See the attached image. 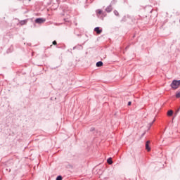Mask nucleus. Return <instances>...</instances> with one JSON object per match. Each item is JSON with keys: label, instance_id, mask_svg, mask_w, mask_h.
Here are the masks:
<instances>
[{"label": "nucleus", "instance_id": "obj_6", "mask_svg": "<svg viewBox=\"0 0 180 180\" xmlns=\"http://www.w3.org/2000/svg\"><path fill=\"white\" fill-rule=\"evenodd\" d=\"M107 162H108V164H109L110 165H111V164H113V161H112V158H109L107 160Z\"/></svg>", "mask_w": 180, "mask_h": 180}, {"label": "nucleus", "instance_id": "obj_8", "mask_svg": "<svg viewBox=\"0 0 180 180\" xmlns=\"http://www.w3.org/2000/svg\"><path fill=\"white\" fill-rule=\"evenodd\" d=\"M20 23L22 25H26L27 23V20H22L21 22H20Z\"/></svg>", "mask_w": 180, "mask_h": 180}, {"label": "nucleus", "instance_id": "obj_10", "mask_svg": "<svg viewBox=\"0 0 180 180\" xmlns=\"http://www.w3.org/2000/svg\"><path fill=\"white\" fill-rule=\"evenodd\" d=\"M56 180H63V176H58L56 178Z\"/></svg>", "mask_w": 180, "mask_h": 180}, {"label": "nucleus", "instance_id": "obj_1", "mask_svg": "<svg viewBox=\"0 0 180 180\" xmlns=\"http://www.w3.org/2000/svg\"><path fill=\"white\" fill-rule=\"evenodd\" d=\"M180 86V80H173L171 84V87L172 89H178Z\"/></svg>", "mask_w": 180, "mask_h": 180}, {"label": "nucleus", "instance_id": "obj_15", "mask_svg": "<svg viewBox=\"0 0 180 180\" xmlns=\"http://www.w3.org/2000/svg\"><path fill=\"white\" fill-rule=\"evenodd\" d=\"M32 0H29V1H31Z\"/></svg>", "mask_w": 180, "mask_h": 180}, {"label": "nucleus", "instance_id": "obj_7", "mask_svg": "<svg viewBox=\"0 0 180 180\" xmlns=\"http://www.w3.org/2000/svg\"><path fill=\"white\" fill-rule=\"evenodd\" d=\"M172 115H174V111H172V110L167 112V116H172Z\"/></svg>", "mask_w": 180, "mask_h": 180}, {"label": "nucleus", "instance_id": "obj_5", "mask_svg": "<svg viewBox=\"0 0 180 180\" xmlns=\"http://www.w3.org/2000/svg\"><path fill=\"white\" fill-rule=\"evenodd\" d=\"M103 65V63L102 61H99L96 63V67H102Z\"/></svg>", "mask_w": 180, "mask_h": 180}, {"label": "nucleus", "instance_id": "obj_4", "mask_svg": "<svg viewBox=\"0 0 180 180\" xmlns=\"http://www.w3.org/2000/svg\"><path fill=\"white\" fill-rule=\"evenodd\" d=\"M94 32L97 33V34H101L102 33V30L97 27L94 29Z\"/></svg>", "mask_w": 180, "mask_h": 180}, {"label": "nucleus", "instance_id": "obj_9", "mask_svg": "<svg viewBox=\"0 0 180 180\" xmlns=\"http://www.w3.org/2000/svg\"><path fill=\"white\" fill-rule=\"evenodd\" d=\"M176 98H180V91L176 93Z\"/></svg>", "mask_w": 180, "mask_h": 180}, {"label": "nucleus", "instance_id": "obj_11", "mask_svg": "<svg viewBox=\"0 0 180 180\" xmlns=\"http://www.w3.org/2000/svg\"><path fill=\"white\" fill-rule=\"evenodd\" d=\"M97 13H98V15H102L101 10H97Z\"/></svg>", "mask_w": 180, "mask_h": 180}, {"label": "nucleus", "instance_id": "obj_13", "mask_svg": "<svg viewBox=\"0 0 180 180\" xmlns=\"http://www.w3.org/2000/svg\"><path fill=\"white\" fill-rule=\"evenodd\" d=\"M53 46H57V41H53Z\"/></svg>", "mask_w": 180, "mask_h": 180}, {"label": "nucleus", "instance_id": "obj_12", "mask_svg": "<svg viewBox=\"0 0 180 180\" xmlns=\"http://www.w3.org/2000/svg\"><path fill=\"white\" fill-rule=\"evenodd\" d=\"M115 15H116V16H119V12L117 11H114Z\"/></svg>", "mask_w": 180, "mask_h": 180}, {"label": "nucleus", "instance_id": "obj_3", "mask_svg": "<svg viewBox=\"0 0 180 180\" xmlns=\"http://www.w3.org/2000/svg\"><path fill=\"white\" fill-rule=\"evenodd\" d=\"M146 150H147V151H151V148L150 147V141H148L146 143Z\"/></svg>", "mask_w": 180, "mask_h": 180}, {"label": "nucleus", "instance_id": "obj_2", "mask_svg": "<svg viewBox=\"0 0 180 180\" xmlns=\"http://www.w3.org/2000/svg\"><path fill=\"white\" fill-rule=\"evenodd\" d=\"M44 22H46V18H37L35 20V23H38L39 25L44 23Z\"/></svg>", "mask_w": 180, "mask_h": 180}, {"label": "nucleus", "instance_id": "obj_14", "mask_svg": "<svg viewBox=\"0 0 180 180\" xmlns=\"http://www.w3.org/2000/svg\"><path fill=\"white\" fill-rule=\"evenodd\" d=\"M131 101L128 102V106H131Z\"/></svg>", "mask_w": 180, "mask_h": 180}]
</instances>
